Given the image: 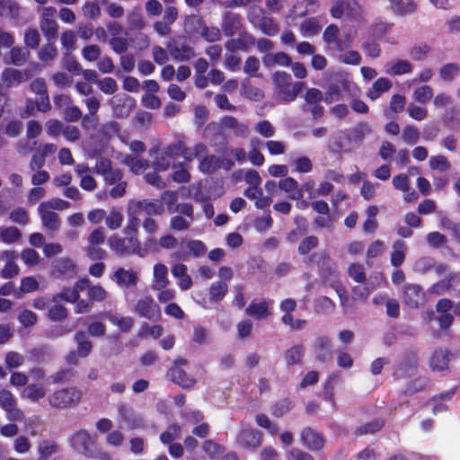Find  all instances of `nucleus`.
Instances as JSON below:
<instances>
[{
    "label": "nucleus",
    "instance_id": "28",
    "mask_svg": "<svg viewBox=\"0 0 460 460\" xmlns=\"http://www.w3.org/2000/svg\"><path fill=\"white\" fill-rule=\"evenodd\" d=\"M172 274L178 279V285L181 290H188L192 285L191 278L187 274V267L177 263L172 267Z\"/></svg>",
    "mask_w": 460,
    "mask_h": 460
},
{
    "label": "nucleus",
    "instance_id": "10",
    "mask_svg": "<svg viewBox=\"0 0 460 460\" xmlns=\"http://www.w3.org/2000/svg\"><path fill=\"white\" fill-rule=\"evenodd\" d=\"M186 363L185 359L176 360L174 365L169 370L168 376L173 383L181 385V387L190 388L194 385L195 380L189 376L182 368V366H185Z\"/></svg>",
    "mask_w": 460,
    "mask_h": 460
},
{
    "label": "nucleus",
    "instance_id": "9",
    "mask_svg": "<svg viewBox=\"0 0 460 460\" xmlns=\"http://www.w3.org/2000/svg\"><path fill=\"white\" fill-rule=\"evenodd\" d=\"M262 435L260 431L248 427H243L236 438L239 446L247 449H255L261 445Z\"/></svg>",
    "mask_w": 460,
    "mask_h": 460
},
{
    "label": "nucleus",
    "instance_id": "45",
    "mask_svg": "<svg viewBox=\"0 0 460 460\" xmlns=\"http://www.w3.org/2000/svg\"><path fill=\"white\" fill-rule=\"evenodd\" d=\"M305 348L301 345H295L288 349L284 355L288 366L299 364L303 358Z\"/></svg>",
    "mask_w": 460,
    "mask_h": 460
},
{
    "label": "nucleus",
    "instance_id": "11",
    "mask_svg": "<svg viewBox=\"0 0 460 460\" xmlns=\"http://www.w3.org/2000/svg\"><path fill=\"white\" fill-rule=\"evenodd\" d=\"M0 406L6 412L8 420H21L22 419L23 414L16 407V400L10 391H0Z\"/></svg>",
    "mask_w": 460,
    "mask_h": 460
},
{
    "label": "nucleus",
    "instance_id": "61",
    "mask_svg": "<svg viewBox=\"0 0 460 460\" xmlns=\"http://www.w3.org/2000/svg\"><path fill=\"white\" fill-rule=\"evenodd\" d=\"M122 221L123 215L116 208H112L105 218L106 226L111 230L120 227Z\"/></svg>",
    "mask_w": 460,
    "mask_h": 460
},
{
    "label": "nucleus",
    "instance_id": "35",
    "mask_svg": "<svg viewBox=\"0 0 460 460\" xmlns=\"http://www.w3.org/2000/svg\"><path fill=\"white\" fill-rule=\"evenodd\" d=\"M29 51L25 48H13L8 56L4 57L6 64H13L14 66H22L28 58Z\"/></svg>",
    "mask_w": 460,
    "mask_h": 460
},
{
    "label": "nucleus",
    "instance_id": "17",
    "mask_svg": "<svg viewBox=\"0 0 460 460\" xmlns=\"http://www.w3.org/2000/svg\"><path fill=\"white\" fill-rule=\"evenodd\" d=\"M42 225L50 231H56L60 226V219L58 213L49 209L45 204H40L38 208Z\"/></svg>",
    "mask_w": 460,
    "mask_h": 460
},
{
    "label": "nucleus",
    "instance_id": "29",
    "mask_svg": "<svg viewBox=\"0 0 460 460\" xmlns=\"http://www.w3.org/2000/svg\"><path fill=\"white\" fill-rule=\"evenodd\" d=\"M391 87L392 82L389 79L385 77H380L373 84L372 87L368 89L367 96L372 101H375L378 99L383 93L388 92Z\"/></svg>",
    "mask_w": 460,
    "mask_h": 460
},
{
    "label": "nucleus",
    "instance_id": "6",
    "mask_svg": "<svg viewBox=\"0 0 460 460\" xmlns=\"http://www.w3.org/2000/svg\"><path fill=\"white\" fill-rule=\"evenodd\" d=\"M41 14L40 30L44 34L47 40H51L57 38L58 23L55 21L57 10L53 6L42 7L39 11Z\"/></svg>",
    "mask_w": 460,
    "mask_h": 460
},
{
    "label": "nucleus",
    "instance_id": "42",
    "mask_svg": "<svg viewBox=\"0 0 460 460\" xmlns=\"http://www.w3.org/2000/svg\"><path fill=\"white\" fill-rule=\"evenodd\" d=\"M433 97V89L428 84H422L414 89L412 98L415 102L425 104Z\"/></svg>",
    "mask_w": 460,
    "mask_h": 460
},
{
    "label": "nucleus",
    "instance_id": "3",
    "mask_svg": "<svg viewBox=\"0 0 460 460\" xmlns=\"http://www.w3.org/2000/svg\"><path fill=\"white\" fill-rule=\"evenodd\" d=\"M334 19L343 17L351 21H359L362 18V8L356 0H338L330 10Z\"/></svg>",
    "mask_w": 460,
    "mask_h": 460
},
{
    "label": "nucleus",
    "instance_id": "36",
    "mask_svg": "<svg viewBox=\"0 0 460 460\" xmlns=\"http://www.w3.org/2000/svg\"><path fill=\"white\" fill-rule=\"evenodd\" d=\"M364 285H358L352 288V298L355 301L365 302L370 293L376 288V285L370 279Z\"/></svg>",
    "mask_w": 460,
    "mask_h": 460
},
{
    "label": "nucleus",
    "instance_id": "55",
    "mask_svg": "<svg viewBox=\"0 0 460 460\" xmlns=\"http://www.w3.org/2000/svg\"><path fill=\"white\" fill-rule=\"evenodd\" d=\"M257 27L262 31V33L270 37L278 34L279 31L277 22L270 17H262V20Z\"/></svg>",
    "mask_w": 460,
    "mask_h": 460
},
{
    "label": "nucleus",
    "instance_id": "40",
    "mask_svg": "<svg viewBox=\"0 0 460 460\" xmlns=\"http://www.w3.org/2000/svg\"><path fill=\"white\" fill-rule=\"evenodd\" d=\"M460 74V66L456 63H447L439 69V76L444 82L455 80Z\"/></svg>",
    "mask_w": 460,
    "mask_h": 460
},
{
    "label": "nucleus",
    "instance_id": "63",
    "mask_svg": "<svg viewBox=\"0 0 460 460\" xmlns=\"http://www.w3.org/2000/svg\"><path fill=\"white\" fill-rule=\"evenodd\" d=\"M110 46L117 54L125 53L129 46V41L126 37H111L110 39Z\"/></svg>",
    "mask_w": 460,
    "mask_h": 460
},
{
    "label": "nucleus",
    "instance_id": "52",
    "mask_svg": "<svg viewBox=\"0 0 460 460\" xmlns=\"http://www.w3.org/2000/svg\"><path fill=\"white\" fill-rule=\"evenodd\" d=\"M161 199L164 206L166 205L169 213L173 214L177 212V207L179 203L178 195L175 191L165 190L163 192Z\"/></svg>",
    "mask_w": 460,
    "mask_h": 460
},
{
    "label": "nucleus",
    "instance_id": "53",
    "mask_svg": "<svg viewBox=\"0 0 460 460\" xmlns=\"http://www.w3.org/2000/svg\"><path fill=\"white\" fill-rule=\"evenodd\" d=\"M263 62L266 66H270L274 63L282 66H288L291 65V58L284 52H278L275 55H266Z\"/></svg>",
    "mask_w": 460,
    "mask_h": 460
},
{
    "label": "nucleus",
    "instance_id": "60",
    "mask_svg": "<svg viewBox=\"0 0 460 460\" xmlns=\"http://www.w3.org/2000/svg\"><path fill=\"white\" fill-rule=\"evenodd\" d=\"M79 298V293L76 288H65L59 294L53 296V302H58V299H62L66 302L75 303Z\"/></svg>",
    "mask_w": 460,
    "mask_h": 460
},
{
    "label": "nucleus",
    "instance_id": "43",
    "mask_svg": "<svg viewBox=\"0 0 460 460\" xmlns=\"http://www.w3.org/2000/svg\"><path fill=\"white\" fill-rule=\"evenodd\" d=\"M127 22L128 30L140 31L146 26V22L139 9H134L128 13Z\"/></svg>",
    "mask_w": 460,
    "mask_h": 460
},
{
    "label": "nucleus",
    "instance_id": "2",
    "mask_svg": "<svg viewBox=\"0 0 460 460\" xmlns=\"http://www.w3.org/2000/svg\"><path fill=\"white\" fill-rule=\"evenodd\" d=\"M82 391L75 386L54 391L48 397L50 406L57 409H66L77 404L82 398Z\"/></svg>",
    "mask_w": 460,
    "mask_h": 460
},
{
    "label": "nucleus",
    "instance_id": "59",
    "mask_svg": "<svg viewBox=\"0 0 460 460\" xmlns=\"http://www.w3.org/2000/svg\"><path fill=\"white\" fill-rule=\"evenodd\" d=\"M254 130L265 138H270L275 135L276 128L266 119L261 120L254 125Z\"/></svg>",
    "mask_w": 460,
    "mask_h": 460
},
{
    "label": "nucleus",
    "instance_id": "7",
    "mask_svg": "<svg viewBox=\"0 0 460 460\" xmlns=\"http://www.w3.org/2000/svg\"><path fill=\"white\" fill-rule=\"evenodd\" d=\"M110 247L111 250L116 252L119 254H125V253H137L141 256L140 252V244L138 240L135 236H128V237H118V236H111L109 239Z\"/></svg>",
    "mask_w": 460,
    "mask_h": 460
},
{
    "label": "nucleus",
    "instance_id": "49",
    "mask_svg": "<svg viewBox=\"0 0 460 460\" xmlns=\"http://www.w3.org/2000/svg\"><path fill=\"white\" fill-rule=\"evenodd\" d=\"M227 292V284L225 281H217L212 283L209 288V296L211 302H218L222 300Z\"/></svg>",
    "mask_w": 460,
    "mask_h": 460
},
{
    "label": "nucleus",
    "instance_id": "38",
    "mask_svg": "<svg viewBox=\"0 0 460 460\" xmlns=\"http://www.w3.org/2000/svg\"><path fill=\"white\" fill-rule=\"evenodd\" d=\"M406 244L401 240H397L393 244V252L391 253V264L394 267L401 266L405 259Z\"/></svg>",
    "mask_w": 460,
    "mask_h": 460
},
{
    "label": "nucleus",
    "instance_id": "21",
    "mask_svg": "<svg viewBox=\"0 0 460 460\" xmlns=\"http://www.w3.org/2000/svg\"><path fill=\"white\" fill-rule=\"evenodd\" d=\"M28 79V74L13 68H6L2 73V80L7 87H14Z\"/></svg>",
    "mask_w": 460,
    "mask_h": 460
},
{
    "label": "nucleus",
    "instance_id": "41",
    "mask_svg": "<svg viewBox=\"0 0 460 460\" xmlns=\"http://www.w3.org/2000/svg\"><path fill=\"white\" fill-rule=\"evenodd\" d=\"M336 51L339 52L338 60L341 63L350 66H357L361 62V55L357 50H347L344 49L342 50Z\"/></svg>",
    "mask_w": 460,
    "mask_h": 460
},
{
    "label": "nucleus",
    "instance_id": "27",
    "mask_svg": "<svg viewBox=\"0 0 460 460\" xmlns=\"http://www.w3.org/2000/svg\"><path fill=\"white\" fill-rule=\"evenodd\" d=\"M279 188L287 192L291 199L300 200L303 198L302 190L298 188V182L292 177L281 180Z\"/></svg>",
    "mask_w": 460,
    "mask_h": 460
},
{
    "label": "nucleus",
    "instance_id": "48",
    "mask_svg": "<svg viewBox=\"0 0 460 460\" xmlns=\"http://www.w3.org/2000/svg\"><path fill=\"white\" fill-rule=\"evenodd\" d=\"M40 456L38 460H49V458L58 451V447L55 442L49 440L42 441L38 447Z\"/></svg>",
    "mask_w": 460,
    "mask_h": 460
},
{
    "label": "nucleus",
    "instance_id": "16",
    "mask_svg": "<svg viewBox=\"0 0 460 460\" xmlns=\"http://www.w3.org/2000/svg\"><path fill=\"white\" fill-rule=\"evenodd\" d=\"M413 71L412 64L407 59L394 58L385 64L384 72L388 75H403Z\"/></svg>",
    "mask_w": 460,
    "mask_h": 460
},
{
    "label": "nucleus",
    "instance_id": "8",
    "mask_svg": "<svg viewBox=\"0 0 460 460\" xmlns=\"http://www.w3.org/2000/svg\"><path fill=\"white\" fill-rule=\"evenodd\" d=\"M129 203L130 213L145 212L148 216H161L164 212V203L159 199L131 200Z\"/></svg>",
    "mask_w": 460,
    "mask_h": 460
},
{
    "label": "nucleus",
    "instance_id": "18",
    "mask_svg": "<svg viewBox=\"0 0 460 460\" xmlns=\"http://www.w3.org/2000/svg\"><path fill=\"white\" fill-rule=\"evenodd\" d=\"M303 444L310 450H319L323 447L324 440L321 434L311 428H305L301 433Z\"/></svg>",
    "mask_w": 460,
    "mask_h": 460
},
{
    "label": "nucleus",
    "instance_id": "25",
    "mask_svg": "<svg viewBox=\"0 0 460 460\" xmlns=\"http://www.w3.org/2000/svg\"><path fill=\"white\" fill-rule=\"evenodd\" d=\"M168 50L172 58L177 61H188L195 56L194 49L186 44L168 45Z\"/></svg>",
    "mask_w": 460,
    "mask_h": 460
},
{
    "label": "nucleus",
    "instance_id": "12",
    "mask_svg": "<svg viewBox=\"0 0 460 460\" xmlns=\"http://www.w3.org/2000/svg\"><path fill=\"white\" fill-rule=\"evenodd\" d=\"M314 355L320 362H328L332 358V343L326 336H319L315 339L313 346Z\"/></svg>",
    "mask_w": 460,
    "mask_h": 460
},
{
    "label": "nucleus",
    "instance_id": "26",
    "mask_svg": "<svg viewBox=\"0 0 460 460\" xmlns=\"http://www.w3.org/2000/svg\"><path fill=\"white\" fill-rule=\"evenodd\" d=\"M305 86L304 82L289 83L277 91L279 96L285 102H290L296 100Z\"/></svg>",
    "mask_w": 460,
    "mask_h": 460
},
{
    "label": "nucleus",
    "instance_id": "4",
    "mask_svg": "<svg viewBox=\"0 0 460 460\" xmlns=\"http://www.w3.org/2000/svg\"><path fill=\"white\" fill-rule=\"evenodd\" d=\"M69 442L74 450L86 457H94L96 439L87 430L80 429L75 431L70 437Z\"/></svg>",
    "mask_w": 460,
    "mask_h": 460
},
{
    "label": "nucleus",
    "instance_id": "54",
    "mask_svg": "<svg viewBox=\"0 0 460 460\" xmlns=\"http://www.w3.org/2000/svg\"><path fill=\"white\" fill-rule=\"evenodd\" d=\"M460 278V273L452 275L448 279H444L437 282L432 287L429 288V291L432 294L441 295L446 290L449 289L450 287L456 286L454 284L455 279Z\"/></svg>",
    "mask_w": 460,
    "mask_h": 460
},
{
    "label": "nucleus",
    "instance_id": "20",
    "mask_svg": "<svg viewBox=\"0 0 460 460\" xmlns=\"http://www.w3.org/2000/svg\"><path fill=\"white\" fill-rule=\"evenodd\" d=\"M149 155L153 158V167L155 172H164L170 167L172 158L159 146L151 148Z\"/></svg>",
    "mask_w": 460,
    "mask_h": 460
},
{
    "label": "nucleus",
    "instance_id": "46",
    "mask_svg": "<svg viewBox=\"0 0 460 460\" xmlns=\"http://www.w3.org/2000/svg\"><path fill=\"white\" fill-rule=\"evenodd\" d=\"M75 341L77 342V353L80 357L85 358L92 350V343L88 341L85 332H78L75 334Z\"/></svg>",
    "mask_w": 460,
    "mask_h": 460
},
{
    "label": "nucleus",
    "instance_id": "34",
    "mask_svg": "<svg viewBox=\"0 0 460 460\" xmlns=\"http://www.w3.org/2000/svg\"><path fill=\"white\" fill-rule=\"evenodd\" d=\"M245 313L255 319H264L270 314L269 303L266 301H253L246 308Z\"/></svg>",
    "mask_w": 460,
    "mask_h": 460
},
{
    "label": "nucleus",
    "instance_id": "13",
    "mask_svg": "<svg viewBox=\"0 0 460 460\" xmlns=\"http://www.w3.org/2000/svg\"><path fill=\"white\" fill-rule=\"evenodd\" d=\"M113 113L118 118L127 117L135 107V100L127 94H119L111 100Z\"/></svg>",
    "mask_w": 460,
    "mask_h": 460
},
{
    "label": "nucleus",
    "instance_id": "51",
    "mask_svg": "<svg viewBox=\"0 0 460 460\" xmlns=\"http://www.w3.org/2000/svg\"><path fill=\"white\" fill-rule=\"evenodd\" d=\"M124 163L136 174L142 173L147 166V162L146 160L133 155H128L125 158Z\"/></svg>",
    "mask_w": 460,
    "mask_h": 460
},
{
    "label": "nucleus",
    "instance_id": "1",
    "mask_svg": "<svg viewBox=\"0 0 460 460\" xmlns=\"http://www.w3.org/2000/svg\"><path fill=\"white\" fill-rule=\"evenodd\" d=\"M368 132H370L369 127L366 123H359L354 128L332 136L329 148L332 152L340 155L350 153L363 143Z\"/></svg>",
    "mask_w": 460,
    "mask_h": 460
},
{
    "label": "nucleus",
    "instance_id": "15",
    "mask_svg": "<svg viewBox=\"0 0 460 460\" xmlns=\"http://www.w3.org/2000/svg\"><path fill=\"white\" fill-rule=\"evenodd\" d=\"M425 294L420 286L407 284L403 289V301L411 307H418L424 303Z\"/></svg>",
    "mask_w": 460,
    "mask_h": 460
},
{
    "label": "nucleus",
    "instance_id": "50",
    "mask_svg": "<svg viewBox=\"0 0 460 460\" xmlns=\"http://www.w3.org/2000/svg\"><path fill=\"white\" fill-rule=\"evenodd\" d=\"M349 277L357 283L363 284L367 280L365 268L362 264L352 263L348 268Z\"/></svg>",
    "mask_w": 460,
    "mask_h": 460
},
{
    "label": "nucleus",
    "instance_id": "57",
    "mask_svg": "<svg viewBox=\"0 0 460 460\" xmlns=\"http://www.w3.org/2000/svg\"><path fill=\"white\" fill-rule=\"evenodd\" d=\"M181 438V427L177 424L170 425L165 431L160 435L163 444H172L173 440Z\"/></svg>",
    "mask_w": 460,
    "mask_h": 460
},
{
    "label": "nucleus",
    "instance_id": "37",
    "mask_svg": "<svg viewBox=\"0 0 460 460\" xmlns=\"http://www.w3.org/2000/svg\"><path fill=\"white\" fill-rule=\"evenodd\" d=\"M321 29L322 22L315 17L305 19L300 25V32L304 37L314 36Z\"/></svg>",
    "mask_w": 460,
    "mask_h": 460
},
{
    "label": "nucleus",
    "instance_id": "22",
    "mask_svg": "<svg viewBox=\"0 0 460 460\" xmlns=\"http://www.w3.org/2000/svg\"><path fill=\"white\" fill-rule=\"evenodd\" d=\"M163 286H169L168 269L164 264L156 263L154 266L152 289H161Z\"/></svg>",
    "mask_w": 460,
    "mask_h": 460
},
{
    "label": "nucleus",
    "instance_id": "58",
    "mask_svg": "<svg viewBox=\"0 0 460 460\" xmlns=\"http://www.w3.org/2000/svg\"><path fill=\"white\" fill-rule=\"evenodd\" d=\"M19 14L18 4L11 0L0 1V16H10L12 18L17 17Z\"/></svg>",
    "mask_w": 460,
    "mask_h": 460
},
{
    "label": "nucleus",
    "instance_id": "64",
    "mask_svg": "<svg viewBox=\"0 0 460 460\" xmlns=\"http://www.w3.org/2000/svg\"><path fill=\"white\" fill-rule=\"evenodd\" d=\"M392 25L383 22H375L370 30L369 34L374 40H378L386 34L391 29Z\"/></svg>",
    "mask_w": 460,
    "mask_h": 460
},
{
    "label": "nucleus",
    "instance_id": "39",
    "mask_svg": "<svg viewBox=\"0 0 460 460\" xmlns=\"http://www.w3.org/2000/svg\"><path fill=\"white\" fill-rule=\"evenodd\" d=\"M45 395L46 391L42 385L31 384L22 391V397L27 398L31 402H38L44 398Z\"/></svg>",
    "mask_w": 460,
    "mask_h": 460
},
{
    "label": "nucleus",
    "instance_id": "44",
    "mask_svg": "<svg viewBox=\"0 0 460 460\" xmlns=\"http://www.w3.org/2000/svg\"><path fill=\"white\" fill-rule=\"evenodd\" d=\"M109 321L119 328L121 332H128L133 324L134 320L130 316H122L119 314H112L108 316Z\"/></svg>",
    "mask_w": 460,
    "mask_h": 460
},
{
    "label": "nucleus",
    "instance_id": "23",
    "mask_svg": "<svg viewBox=\"0 0 460 460\" xmlns=\"http://www.w3.org/2000/svg\"><path fill=\"white\" fill-rule=\"evenodd\" d=\"M449 362V351L447 349H436L429 361V366L433 371H444L447 368Z\"/></svg>",
    "mask_w": 460,
    "mask_h": 460
},
{
    "label": "nucleus",
    "instance_id": "24",
    "mask_svg": "<svg viewBox=\"0 0 460 460\" xmlns=\"http://www.w3.org/2000/svg\"><path fill=\"white\" fill-rule=\"evenodd\" d=\"M137 275L133 270H127L122 268L118 269L112 277V279L122 288L135 286L137 281Z\"/></svg>",
    "mask_w": 460,
    "mask_h": 460
},
{
    "label": "nucleus",
    "instance_id": "47",
    "mask_svg": "<svg viewBox=\"0 0 460 460\" xmlns=\"http://www.w3.org/2000/svg\"><path fill=\"white\" fill-rule=\"evenodd\" d=\"M21 232L15 226L0 227V241L10 244L18 241Z\"/></svg>",
    "mask_w": 460,
    "mask_h": 460
},
{
    "label": "nucleus",
    "instance_id": "5",
    "mask_svg": "<svg viewBox=\"0 0 460 460\" xmlns=\"http://www.w3.org/2000/svg\"><path fill=\"white\" fill-rule=\"evenodd\" d=\"M323 40L332 50H342L349 48L352 44L353 38L347 34L343 39L340 37V30L337 25L330 24L323 33Z\"/></svg>",
    "mask_w": 460,
    "mask_h": 460
},
{
    "label": "nucleus",
    "instance_id": "62",
    "mask_svg": "<svg viewBox=\"0 0 460 460\" xmlns=\"http://www.w3.org/2000/svg\"><path fill=\"white\" fill-rule=\"evenodd\" d=\"M98 88L105 94H113L118 90L117 82L111 77H104L96 82Z\"/></svg>",
    "mask_w": 460,
    "mask_h": 460
},
{
    "label": "nucleus",
    "instance_id": "32",
    "mask_svg": "<svg viewBox=\"0 0 460 460\" xmlns=\"http://www.w3.org/2000/svg\"><path fill=\"white\" fill-rule=\"evenodd\" d=\"M389 3L393 12L401 16L412 13L417 7L414 0H389Z\"/></svg>",
    "mask_w": 460,
    "mask_h": 460
},
{
    "label": "nucleus",
    "instance_id": "33",
    "mask_svg": "<svg viewBox=\"0 0 460 460\" xmlns=\"http://www.w3.org/2000/svg\"><path fill=\"white\" fill-rule=\"evenodd\" d=\"M54 273L72 278L76 274L75 265L70 259H58L54 262Z\"/></svg>",
    "mask_w": 460,
    "mask_h": 460
},
{
    "label": "nucleus",
    "instance_id": "30",
    "mask_svg": "<svg viewBox=\"0 0 460 460\" xmlns=\"http://www.w3.org/2000/svg\"><path fill=\"white\" fill-rule=\"evenodd\" d=\"M221 124L227 128H231L237 137H246L248 135V126L239 122L234 117L225 116L221 119Z\"/></svg>",
    "mask_w": 460,
    "mask_h": 460
},
{
    "label": "nucleus",
    "instance_id": "19",
    "mask_svg": "<svg viewBox=\"0 0 460 460\" xmlns=\"http://www.w3.org/2000/svg\"><path fill=\"white\" fill-rule=\"evenodd\" d=\"M242 27V21L239 14L227 12L223 16L222 30L226 36L232 37L237 33Z\"/></svg>",
    "mask_w": 460,
    "mask_h": 460
},
{
    "label": "nucleus",
    "instance_id": "14",
    "mask_svg": "<svg viewBox=\"0 0 460 460\" xmlns=\"http://www.w3.org/2000/svg\"><path fill=\"white\" fill-rule=\"evenodd\" d=\"M135 311L139 316L149 320L155 319L160 314L159 306L150 296L138 299L135 305Z\"/></svg>",
    "mask_w": 460,
    "mask_h": 460
},
{
    "label": "nucleus",
    "instance_id": "31",
    "mask_svg": "<svg viewBox=\"0 0 460 460\" xmlns=\"http://www.w3.org/2000/svg\"><path fill=\"white\" fill-rule=\"evenodd\" d=\"M119 415L126 422L128 429H135L144 427V420L141 415L134 412H129L125 406H121L119 409Z\"/></svg>",
    "mask_w": 460,
    "mask_h": 460
},
{
    "label": "nucleus",
    "instance_id": "56",
    "mask_svg": "<svg viewBox=\"0 0 460 460\" xmlns=\"http://www.w3.org/2000/svg\"><path fill=\"white\" fill-rule=\"evenodd\" d=\"M221 159L215 155H209L202 159L199 163V169L204 172H212L221 168Z\"/></svg>",
    "mask_w": 460,
    "mask_h": 460
}]
</instances>
